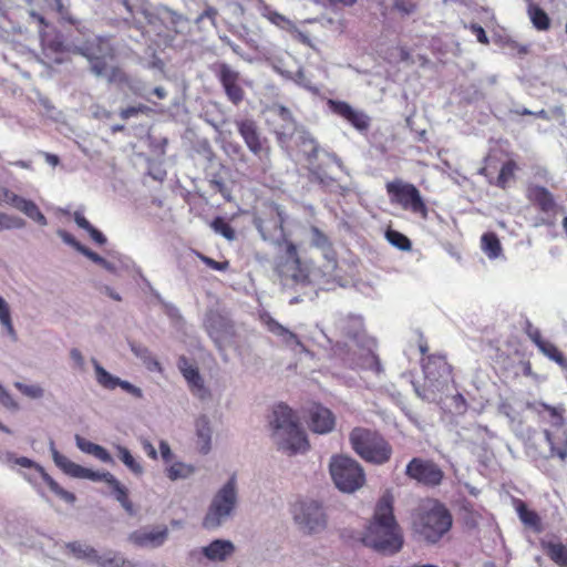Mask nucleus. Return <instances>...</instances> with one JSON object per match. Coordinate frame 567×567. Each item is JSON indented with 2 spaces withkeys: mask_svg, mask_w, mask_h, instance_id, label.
<instances>
[{
  "mask_svg": "<svg viewBox=\"0 0 567 567\" xmlns=\"http://www.w3.org/2000/svg\"><path fill=\"white\" fill-rule=\"evenodd\" d=\"M414 526L416 533L426 542L436 543L451 529L452 515L444 505L435 503L430 509L419 514Z\"/></svg>",
  "mask_w": 567,
  "mask_h": 567,
  "instance_id": "5",
  "label": "nucleus"
},
{
  "mask_svg": "<svg viewBox=\"0 0 567 567\" xmlns=\"http://www.w3.org/2000/svg\"><path fill=\"white\" fill-rule=\"evenodd\" d=\"M65 548L76 559L86 560L95 565L99 551L94 547L75 540L66 543Z\"/></svg>",
  "mask_w": 567,
  "mask_h": 567,
  "instance_id": "32",
  "label": "nucleus"
},
{
  "mask_svg": "<svg viewBox=\"0 0 567 567\" xmlns=\"http://www.w3.org/2000/svg\"><path fill=\"white\" fill-rule=\"evenodd\" d=\"M542 549L558 567H567V547L560 542L542 540Z\"/></svg>",
  "mask_w": 567,
  "mask_h": 567,
  "instance_id": "30",
  "label": "nucleus"
},
{
  "mask_svg": "<svg viewBox=\"0 0 567 567\" xmlns=\"http://www.w3.org/2000/svg\"><path fill=\"white\" fill-rule=\"evenodd\" d=\"M0 324L7 330L8 334L16 340L17 332L12 323L10 307L0 296Z\"/></svg>",
  "mask_w": 567,
  "mask_h": 567,
  "instance_id": "43",
  "label": "nucleus"
},
{
  "mask_svg": "<svg viewBox=\"0 0 567 567\" xmlns=\"http://www.w3.org/2000/svg\"><path fill=\"white\" fill-rule=\"evenodd\" d=\"M293 517L300 528L309 534L324 529L327 524L322 506L315 501L297 504L293 509Z\"/></svg>",
  "mask_w": 567,
  "mask_h": 567,
  "instance_id": "13",
  "label": "nucleus"
},
{
  "mask_svg": "<svg viewBox=\"0 0 567 567\" xmlns=\"http://www.w3.org/2000/svg\"><path fill=\"white\" fill-rule=\"evenodd\" d=\"M262 321L267 327L268 331H270L275 336L280 337L286 344H301L296 333L285 328L269 315L264 316Z\"/></svg>",
  "mask_w": 567,
  "mask_h": 567,
  "instance_id": "31",
  "label": "nucleus"
},
{
  "mask_svg": "<svg viewBox=\"0 0 567 567\" xmlns=\"http://www.w3.org/2000/svg\"><path fill=\"white\" fill-rule=\"evenodd\" d=\"M526 198L543 215L537 225L551 227L556 224L561 208L551 192L545 186L530 184L526 188Z\"/></svg>",
  "mask_w": 567,
  "mask_h": 567,
  "instance_id": "9",
  "label": "nucleus"
},
{
  "mask_svg": "<svg viewBox=\"0 0 567 567\" xmlns=\"http://www.w3.org/2000/svg\"><path fill=\"white\" fill-rule=\"evenodd\" d=\"M97 383L107 390L117 388L118 379L107 372L96 360L93 361Z\"/></svg>",
  "mask_w": 567,
  "mask_h": 567,
  "instance_id": "40",
  "label": "nucleus"
},
{
  "mask_svg": "<svg viewBox=\"0 0 567 567\" xmlns=\"http://www.w3.org/2000/svg\"><path fill=\"white\" fill-rule=\"evenodd\" d=\"M43 480L48 487L58 496L63 498L68 503H73L75 501V495L71 492L62 488L58 482H55L49 474L43 473Z\"/></svg>",
  "mask_w": 567,
  "mask_h": 567,
  "instance_id": "47",
  "label": "nucleus"
},
{
  "mask_svg": "<svg viewBox=\"0 0 567 567\" xmlns=\"http://www.w3.org/2000/svg\"><path fill=\"white\" fill-rule=\"evenodd\" d=\"M385 238L392 246L396 247L402 251H409L412 248L411 240L399 230L389 228L385 231Z\"/></svg>",
  "mask_w": 567,
  "mask_h": 567,
  "instance_id": "42",
  "label": "nucleus"
},
{
  "mask_svg": "<svg viewBox=\"0 0 567 567\" xmlns=\"http://www.w3.org/2000/svg\"><path fill=\"white\" fill-rule=\"evenodd\" d=\"M352 450L367 463L383 465L393 454L390 442L375 430L354 427L349 435Z\"/></svg>",
  "mask_w": 567,
  "mask_h": 567,
  "instance_id": "3",
  "label": "nucleus"
},
{
  "mask_svg": "<svg viewBox=\"0 0 567 567\" xmlns=\"http://www.w3.org/2000/svg\"><path fill=\"white\" fill-rule=\"evenodd\" d=\"M178 368L188 383L190 392L204 400L209 396V391L205 386L204 380L198 371V368L190 364L185 357H181L178 360Z\"/></svg>",
  "mask_w": 567,
  "mask_h": 567,
  "instance_id": "21",
  "label": "nucleus"
},
{
  "mask_svg": "<svg viewBox=\"0 0 567 567\" xmlns=\"http://www.w3.org/2000/svg\"><path fill=\"white\" fill-rule=\"evenodd\" d=\"M78 50L90 61L91 71L99 76L107 73L109 61L115 58L113 45L103 37L94 35L87 39Z\"/></svg>",
  "mask_w": 567,
  "mask_h": 567,
  "instance_id": "8",
  "label": "nucleus"
},
{
  "mask_svg": "<svg viewBox=\"0 0 567 567\" xmlns=\"http://www.w3.org/2000/svg\"><path fill=\"white\" fill-rule=\"evenodd\" d=\"M517 169L518 166L515 161H506L501 167L495 185L502 189H506L509 182L515 179V173Z\"/></svg>",
  "mask_w": 567,
  "mask_h": 567,
  "instance_id": "38",
  "label": "nucleus"
},
{
  "mask_svg": "<svg viewBox=\"0 0 567 567\" xmlns=\"http://www.w3.org/2000/svg\"><path fill=\"white\" fill-rule=\"evenodd\" d=\"M200 259H202V261L206 266H208L209 268H212L214 270L225 271L229 267V262L227 260H225V261H217V260H214L213 258L207 257V256H200Z\"/></svg>",
  "mask_w": 567,
  "mask_h": 567,
  "instance_id": "54",
  "label": "nucleus"
},
{
  "mask_svg": "<svg viewBox=\"0 0 567 567\" xmlns=\"http://www.w3.org/2000/svg\"><path fill=\"white\" fill-rule=\"evenodd\" d=\"M117 386L122 388L124 391L131 393L133 396L137 399H141L143 396L142 390L135 386L134 384L130 383L128 381H123L118 379Z\"/></svg>",
  "mask_w": 567,
  "mask_h": 567,
  "instance_id": "58",
  "label": "nucleus"
},
{
  "mask_svg": "<svg viewBox=\"0 0 567 567\" xmlns=\"http://www.w3.org/2000/svg\"><path fill=\"white\" fill-rule=\"evenodd\" d=\"M0 404L7 409L18 410L19 404L12 398V395L0 384Z\"/></svg>",
  "mask_w": 567,
  "mask_h": 567,
  "instance_id": "53",
  "label": "nucleus"
},
{
  "mask_svg": "<svg viewBox=\"0 0 567 567\" xmlns=\"http://www.w3.org/2000/svg\"><path fill=\"white\" fill-rule=\"evenodd\" d=\"M422 368L425 379L433 384L446 381L452 374V367L446 357L441 354H430L423 358Z\"/></svg>",
  "mask_w": 567,
  "mask_h": 567,
  "instance_id": "20",
  "label": "nucleus"
},
{
  "mask_svg": "<svg viewBox=\"0 0 567 567\" xmlns=\"http://www.w3.org/2000/svg\"><path fill=\"white\" fill-rule=\"evenodd\" d=\"M74 221L80 228L86 231H89L93 227L81 212L74 213Z\"/></svg>",
  "mask_w": 567,
  "mask_h": 567,
  "instance_id": "60",
  "label": "nucleus"
},
{
  "mask_svg": "<svg viewBox=\"0 0 567 567\" xmlns=\"http://www.w3.org/2000/svg\"><path fill=\"white\" fill-rule=\"evenodd\" d=\"M284 213L277 204L270 203L256 218V227L265 240L279 241L285 237Z\"/></svg>",
  "mask_w": 567,
  "mask_h": 567,
  "instance_id": "14",
  "label": "nucleus"
},
{
  "mask_svg": "<svg viewBox=\"0 0 567 567\" xmlns=\"http://www.w3.org/2000/svg\"><path fill=\"white\" fill-rule=\"evenodd\" d=\"M393 8L396 11L409 16L415 12L417 4L414 0H393Z\"/></svg>",
  "mask_w": 567,
  "mask_h": 567,
  "instance_id": "49",
  "label": "nucleus"
},
{
  "mask_svg": "<svg viewBox=\"0 0 567 567\" xmlns=\"http://www.w3.org/2000/svg\"><path fill=\"white\" fill-rule=\"evenodd\" d=\"M216 75L228 100L235 105L241 103L245 97V92L239 84V73L233 70L228 64L221 63L218 65Z\"/></svg>",
  "mask_w": 567,
  "mask_h": 567,
  "instance_id": "18",
  "label": "nucleus"
},
{
  "mask_svg": "<svg viewBox=\"0 0 567 567\" xmlns=\"http://www.w3.org/2000/svg\"><path fill=\"white\" fill-rule=\"evenodd\" d=\"M110 486L113 489L115 498L121 503L125 512L130 515H133L134 505L128 498L127 488L124 485H122L116 478L115 482H111Z\"/></svg>",
  "mask_w": 567,
  "mask_h": 567,
  "instance_id": "41",
  "label": "nucleus"
},
{
  "mask_svg": "<svg viewBox=\"0 0 567 567\" xmlns=\"http://www.w3.org/2000/svg\"><path fill=\"white\" fill-rule=\"evenodd\" d=\"M76 445L78 447L86 453L95 456L103 463L113 464L114 460L111 454L101 445L95 444L84 437L76 435Z\"/></svg>",
  "mask_w": 567,
  "mask_h": 567,
  "instance_id": "33",
  "label": "nucleus"
},
{
  "mask_svg": "<svg viewBox=\"0 0 567 567\" xmlns=\"http://www.w3.org/2000/svg\"><path fill=\"white\" fill-rule=\"evenodd\" d=\"M394 497L386 491L377 502L373 516L363 535L364 545L374 550L393 555L403 546V534L394 516Z\"/></svg>",
  "mask_w": 567,
  "mask_h": 567,
  "instance_id": "1",
  "label": "nucleus"
},
{
  "mask_svg": "<svg viewBox=\"0 0 567 567\" xmlns=\"http://www.w3.org/2000/svg\"><path fill=\"white\" fill-rule=\"evenodd\" d=\"M168 529L163 527L162 529L151 532H135L131 535L130 539L137 546L145 547H158L167 538Z\"/></svg>",
  "mask_w": 567,
  "mask_h": 567,
  "instance_id": "28",
  "label": "nucleus"
},
{
  "mask_svg": "<svg viewBox=\"0 0 567 567\" xmlns=\"http://www.w3.org/2000/svg\"><path fill=\"white\" fill-rule=\"evenodd\" d=\"M267 19L275 25L281 28V29H289L292 23L291 21L286 18L285 16H282L281 13L277 12V11H270L268 12L267 14Z\"/></svg>",
  "mask_w": 567,
  "mask_h": 567,
  "instance_id": "51",
  "label": "nucleus"
},
{
  "mask_svg": "<svg viewBox=\"0 0 567 567\" xmlns=\"http://www.w3.org/2000/svg\"><path fill=\"white\" fill-rule=\"evenodd\" d=\"M329 470L336 486L342 492H355L365 483V474L362 466L349 456H333L330 461Z\"/></svg>",
  "mask_w": 567,
  "mask_h": 567,
  "instance_id": "6",
  "label": "nucleus"
},
{
  "mask_svg": "<svg viewBox=\"0 0 567 567\" xmlns=\"http://www.w3.org/2000/svg\"><path fill=\"white\" fill-rule=\"evenodd\" d=\"M535 410L537 411V413H543V412H546L548 414V417H549V421L551 423V426L554 429H564V423H565V419H564V413H565V409L559 405V406H551L547 403H544V402H537L535 404Z\"/></svg>",
  "mask_w": 567,
  "mask_h": 567,
  "instance_id": "36",
  "label": "nucleus"
},
{
  "mask_svg": "<svg viewBox=\"0 0 567 567\" xmlns=\"http://www.w3.org/2000/svg\"><path fill=\"white\" fill-rule=\"evenodd\" d=\"M235 124L248 150L260 159L268 158L270 147L267 138L260 135L257 123L251 118H243L235 121Z\"/></svg>",
  "mask_w": 567,
  "mask_h": 567,
  "instance_id": "15",
  "label": "nucleus"
},
{
  "mask_svg": "<svg viewBox=\"0 0 567 567\" xmlns=\"http://www.w3.org/2000/svg\"><path fill=\"white\" fill-rule=\"evenodd\" d=\"M310 181L318 183L322 188L334 192L340 188L338 181L329 174L327 166L317 164L309 168Z\"/></svg>",
  "mask_w": 567,
  "mask_h": 567,
  "instance_id": "29",
  "label": "nucleus"
},
{
  "mask_svg": "<svg viewBox=\"0 0 567 567\" xmlns=\"http://www.w3.org/2000/svg\"><path fill=\"white\" fill-rule=\"evenodd\" d=\"M545 440L549 445V457L567 461V430L554 429L543 431Z\"/></svg>",
  "mask_w": 567,
  "mask_h": 567,
  "instance_id": "23",
  "label": "nucleus"
},
{
  "mask_svg": "<svg viewBox=\"0 0 567 567\" xmlns=\"http://www.w3.org/2000/svg\"><path fill=\"white\" fill-rule=\"evenodd\" d=\"M481 247L491 259L498 258L502 254V245L497 235L493 231L483 234Z\"/></svg>",
  "mask_w": 567,
  "mask_h": 567,
  "instance_id": "37",
  "label": "nucleus"
},
{
  "mask_svg": "<svg viewBox=\"0 0 567 567\" xmlns=\"http://www.w3.org/2000/svg\"><path fill=\"white\" fill-rule=\"evenodd\" d=\"M187 22V19L182 16V21L175 27L172 23L157 22L156 25L151 27L158 38L161 43L165 47H173L174 41L178 34L183 33L182 27Z\"/></svg>",
  "mask_w": 567,
  "mask_h": 567,
  "instance_id": "27",
  "label": "nucleus"
},
{
  "mask_svg": "<svg viewBox=\"0 0 567 567\" xmlns=\"http://www.w3.org/2000/svg\"><path fill=\"white\" fill-rule=\"evenodd\" d=\"M194 467L192 465L176 462L167 468V476L169 480L175 481L178 478H186L193 474Z\"/></svg>",
  "mask_w": 567,
  "mask_h": 567,
  "instance_id": "45",
  "label": "nucleus"
},
{
  "mask_svg": "<svg viewBox=\"0 0 567 567\" xmlns=\"http://www.w3.org/2000/svg\"><path fill=\"white\" fill-rule=\"evenodd\" d=\"M524 332L546 358L561 368H567V358L564 353L553 342L545 339L542 331L530 321H526Z\"/></svg>",
  "mask_w": 567,
  "mask_h": 567,
  "instance_id": "17",
  "label": "nucleus"
},
{
  "mask_svg": "<svg viewBox=\"0 0 567 567\" xmlns=\"http://www.w3.org/2000/svg\"><path fill=\"white\" fill-rule=\"evenodd\" d=\"M117 450V456L120 460L134 473V474H141L143 472V468L141 464L133 457L131 452L124 447L118 445L116 447Z\"/></svg>",
  "mask_w": 567,
  "mask_h": 567,
  "instance_id": "46",
  "label": "nucleus"
},
{
  "mask_svg": "<svg viewBox=\"0 0 567 567\" xmlns=\"http://www.w3.org/2000/svg\"><path fill=\"white\" fill-rule=\"evenodd\" d=\"M237 501L236 477L231 476L229 481L214 496L208 512L203 520V526L207 529L218 527L234 509Z\"/></svg>",
  "mask_w": 567,
  "mask_h": 567,
  "instance_id": "7",
  "label": "nucleus"
},
{
  "mask_svg": "<svg viewBox=\"0 0 567 567\" xmlns=\"http://www.w3.org/2000/svg\"><path fill=\"white\" fill-rule=\"evenodd\" d=\"M196 433L198 436L199 451L204 454L210 450L212 430L207 416L202 415L196 420Z\"/></svg>",
  "mask_w": 567,
  "mask_h": 567,
  "instance_id": "35",
  "label": "nucleus"
},
{
  "mask_svg": "<svg viewBox=\"0 0 567 567\" xmlns=\"http://www.w3.org/2000/svg\"><path fill=\"white\" fill-rule=\"evenodd\" d=\"M70 355L72 358V360L79 365V367H83L84 364V358L81 353L80 350L78 349H72L71 352H70Z\"/></svg>",
  "mask_w": 567,
  "mask_h": 567,
  "instance_id": "64",
  "label": "nucleus"
},
{
  "mask_svg": "<svg viewBox=\"0 0 567 567\" xmlns=\"http://www.w3.org/2000/svg\"><path fill=\"white\" fill-rule=\"evenodd\" d=\"M528 16L533 25L539 31H547L550 28V19L548 14L538 6L529 4Z\"/></svg>",
  "mask_w": 567,
  "mask_h": 567,
  "instance_id": "39",
  "label": "nucleus"
},
{
  "mask_svg": "<svg viewBox=\"0 0 567 567\" xmlns=\"http://www.w3.org/2000/svg\"><path fill=\"white\" fill-rule=\"evenodd\" d=\"M514 504L520 522L526 527L535 533H542L544 530L542 518L537 512L528 508L527 504L522 499H515Z\"/></svg>",
  "mask_w": 567,
  "mask_h": 567,
  "instance_id": "26",
  "label": "nucleus"
},
{
  "mask_svg": "<svg viewBox=\"0 0 567 567\" xmlns=\"http://www.w3.org/2000/svg\"><path fill=\"white\" fill-rule=\"evenodd\" d=\"M278 447L288 455L305 453L310 444L296 413L285 403L275 405L269 421Z\"/></svg>",
  "mask_w": 567,
  "mask_h": 567,
  "instance_id": "2",
  "label": "nucleus"
},
{
  "mask_svg": "<svg viewBox=\"0 0 567 567\" xmlns=\"http://www.w3.org/2000/svg\"><path fill=\"white\" fill-rule=\"evenodd\" d=\"M468 29L476 35V39L482 44H488L489 40L488 37L482 25L478 23H471L468 25Z\"/></svg>",
  "mask_w": 567,
  "mask_h": 567,
  "instance_id": "57",
  "label": "nucleus"
},
{
  "mask_svg": "<svg viewBox=\"0 0 567 567\" xmlns=\"http://www.w3.org/2000/svg\"><path fill=\"white\" fill-rule=\"evenodd\" d=\"M79 251L99 265H102V266L107 265V261L103 257H101L99 254L92 251L91 249H89L87 247H85L83 245H79Z\"/></svg>",
  "mask_w": 567,
  "mask_h": 567,
  "instance_id": "56",
  "label": "nucleus"
},
{
  "mask_svg": "<svg viewBox=\"0 0 567 567\" xmlns=\"http://www.w3.org/2000/svg\"><path fill=\"white\" fill-rule=\"evenodd\" d=\"M274 111L284 122L282 127L280 130L275 131L277 141L282 143L293 136L295 132L297 131V122L291 111L284 105L275 106Z\"/></svg>",
  "mask_w": 567,
  "mask_h": 567,
  "instance_id": "25",
  "label": "nucleus"
},
{
  "mask_svg": "<svg viewBox=\"0 0 567 567\" xmlns=\"http://www.w3.org/2000/svg\"><path fill=\"white\" fill-rule=\"evenodd\" d=\"M14 386L25 396L31 399H40L43 396V389L38 384H24L22 382H16Z\"/></svg>",
  "mask_w": 567,
  "mask_h": 567,
  "instance_id": "48",
  "label": "nucleus"
},
{
  "mask_svg": "<svg viewBox=\"0 0 567 567\" xmlns=\"http://www.w3.org/2000/svg\"><path fill=\"white\" fill-rule=\"evenodd\" d=\"M404 474L411 481L426 487H436L444 480L442 468L433 460L423 457H413L406 464Z\"/></svg>",
  "mask_w": 567,
  "mask_h": 567,
  "instance_id": "10",
  "label": "nucleus"
},
{
  "mask_svg": "<svg viewBox=\"0 0 567 567\" xmlns=\"http://www.w3.org/2000/svg\"><path fill=\"white\" fill-rule=\"evenodd\" d=\"M18 209L24 213L27 216L31 217L34 215V213H37L39 207L32 200L23 198Z\"/></svg>",
  "mask_w": 567,
  "mask_h": 567,
  "instance_id": "59",
  "label": "nucleus"
},
{
  "mask_svg": "<svg viewBox=\"0 0 567 567\" xmlns=\"http://www.w3.org/2000/svg\"><path fill=\"white\" fill-rule=\"evenodd\" d=\"M334 424V415L329 409L320 404H315L309 410L308 425L312 432L319 434L328 433L332 431Z\"/></svg>",
  "mask_w": 567,
  "mask_h": 567,
  "instance_id": "22",
  "label": "nucleus"
},
{
  "mask_svg": "<svg viewBox=\"0 0 567 567\" xmlns=\"http://www.w3.org/2000/svg\"><path fill=\"white\" fill-rule=\"evenodd\" d=\"M210 227L217 234H220L228 240H233L236 236L234 228L224 217H215L210 223Z\"/></svg>",
  "mask_w": 567,
  "mask_h": 567,
  "instance_id": "44",
  "label": "nucleus"
},
{
  "mask_svg": "<svg viewBox=\"0 0 567 567\" xmlns=\"http://www.w3.org/2000/svg\"><path fill=\"white\" fill-rule=\"evenodd\" d=\"M390 203L400 206L422 219H427L429 207L420 189L412 183L394 179L385 184Z\"/></svg>",
  "mask_w": 567,
  "mask_h": 567,
  "instance_id": "4",
  "label": "nucleus"
},
{
  "mask_svg": "<svg viewBox=\"0 0 567 567\" xmlns=\"http://www.w3.org/2000/svg\"><path fill=\"white\" fill-rule=\"evenodd\" d=\"M218 12L214 7H207L196 19L195 23L200 24L205 19H208L212 21V24L215 25L216 23V17Z\"/></svg>",
  "mask_w": 567,
  "mask_h": 567,
  "instance_id": "55",
  "label": "nucleus"
},
{
  "mask_svg": "<svg viewBox=\"0 0 567 567\" xmlns=\"http://www.w3.org/2000/svg\"><path fill=\"white\" fill-rule=\"evenodd\" d=\"M203 555L212 561H225L235 553V546L230 540L216 539L202 548Z\"/></svg>",
  "mask_w": 567,
  "mask_h": 567,
  "instance_id": "24",
  "label": "nucleus"
},
{
  "mask_svg": "<svg viewBox=\"0 0 567 567\" xmlns=\"http://www.w3.org/2000/svg\"><path fill=\"white\" fill-rule=\"evenodd\" d=\"M204 328L220 352L224 351L225 346L230 342L235 336L231 320L216 310H209L206 313Z\"/></svg>",
  "mask_w": 567,
  "mask_h": 567,
  "instance_id": "12",
  "label": "nucleus"
},
{
  "mask_svg": "<svg viewBox=\"0 0 567 567\" xmlns=\"http://www.w3.org/2000/svg\"><path fill=\"white\" fill-rule=\"evenodd\" d=\"M328 105L332 113L349 122L358 131L369 128L370 117L364 112L354 110L348 102L329 100Z\"/></svg>",
  "mask_w": 567,
  "mask_h": 567,
  "instance_id": "19",
  "label": "nucleus"
},
{
  "mask_svg": "<svg viewBox=\"0 0 567 567\" xmlns=\"http://www.w3.org/2000/svg\"><path fill=\"white\" fill-rule=\"evenodd\" d=\"M122 3L131 17L144 16L150 27L156 25L157 22H167L176 27L182 21V14L166 6L157 7L154 12H151L147 0H122Z\"/></svg>",
  "mask_w": 567,
  "mask_h": 567,
  "instance_id": "11",
  "label": "nucleus"
},
{
  "mask_svg": "<svg viewBox=\"0 0 567 567\" xmlns=\"http://www.w3.org/2000/svg\"><path fill=\"white\" fill-rule=\"evenodd\" d=\"M60 235L66 244L73 246L79 251V245L81 244L71 234L66 231H60Z\"/></svg>",
  "mask_w": 567,
  "mask_h": 567,
  "instance_id": "63",
  "label": "nucleus"
},
{
  "mask_svg": "<svg viewBox=\"0 0 567 567\" xmlns=\"http://www.w3.org/2000/svg\"><path fill=\"white\" fill-rule=\"evenodd\" d=\"M89 235L91 236V238L99 245H103L105 244L106 241V238L105 236L100 231L97 230L95 227H92L89 231Z\"/></svg>",
  "mask_w": 567,
  "mask_h": 567,
  "instance_id": "61",
  "label": "nucleus"
},
{
  "mask_svg": "<svg viewBox=\"0 0 567 567\" xmlns=\"http://www.w3.org/2000/svg\"><path fill=\"white\" fill-rule=\"evenodd\" d=\"M0 193H1L0 200L6 202L7 204L13 206L17 209L20 207V204H21L23 197L17 195L12 190L4 188V187H2L0 189Z\"/></svg>",
  "mask_w": 567,
  "mask_h": 567,
  "instance_id": "50",
  "label": "nucleus"
},
{
  "mask_svg": "<svg viewBox=\"0 0 567 567\" xmlns=\"http://www.w3.org/2000/svg\"><path fill=\"white\" fill-rule=\"evenodd\" d=\"M97 567H134V564L122 556L121 553L106 550L97 555Z\"/></svg>",
  "mask_w": 567,
  "mask_h": 567,
  "instance_id": "34",
  "label": "nucleus"
},
{
  "mask_svg": "<svg viewBox=\"0 0 567 567\" xmlns=\"http://www.w3.org/2000/svg\"><path fill=\"white\" fill-rule=\"evenodd\" d=\"M55 464L68 475L76 478H87L94 482H105L109 485L115 482V476L110 472H95L83 467L59 452L53 453Z\"/></svg>",
  "mask_w": 567,
  "mask_h": 567,
  "instance_id": "16",
  "label": "nucleus"
},
{
  "mask_svg": "<svg viewBox=\"0 0 567 567\" xmlns=\"http://www.w3.org/2000/svg\"><path fill=\"white\" fill-rule=\"evenodd\" d=\"M151 109L144 104H140L138 106H128L126 109L121 110L120 117L122 120H128L132 116H136L140 113H148Z\"/></svg>",
  "mask_w": 567,
  "mask_h": 567,
  "instance_id": "52",
  "label": "nucleus"
},
{
  "mask_svg": "<svg viewBox=\"0 0 567 567\" xmlns=\"http://www.w3.org/2000/svg\"><path fill=\"white\" fill-rule=\"evenodd\" d=\"M40 154L44 157L48 164L55 167L60 164V158L58 155L48 153V152H40Z\"/></svg>",
  "mask_w": 567,
  "mask_h": 567,
  "instance_id": "62",
  "label": "nucleus"
}]
</instances>
